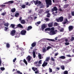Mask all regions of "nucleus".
<instances>
[{
  "mask_svg": "<svg viewBox=\"0 0 74 74\" xmlns=\"http://www.w3.org/2000/svg\"><path fill=\"white\" fill-rule=\"evenodd\" d=\"M46 3V6L47 8H48L49 7V5H52V1L51 0H45Z\"/></svg>",
  "mask_w": 74,
  "mask_h": 74,
  "instance_id": "f257e3e1",
  "label": "nucleus"
},
{
  "mask_svg": "<svg viewBox=\"0 0 74 74\" xmlns=\"http://www.w3.org/2000/svg\"><path fill=\"white\" fill-rule=\"evenodd\" d=\"M49 34L51 35H54L56 34V33H55V28H54V27H53L51 28V30Z\"/></svg>",
  "mask_w": 74,
  "mask_h": 74,
  "instance_id": "f03ea898",
  "label": "nucleus"
},
{
  "mask_svg": "<svg viewBox=\"0 0 74 74\" xmlns=\"http://www.w3.org/2000/svg\"><path fill=\"white\" fill-rule=\"evenodd\" d=\"M63 17H60L58 18H56V20L57 22H62L63 21Z\"/></svg>",
  "mask_w": 74,
  "mask_h": 74,
  "instance_id": "7ed1b4c3",
  "label": "nucleus"
},
{
  "mask_svg": "<svg viewBox=\"0 0 74 74\" xmlns=\"http://www.w3.org/2000/svg\"><path fill=\"white\" fill-rule=\"evenodd\" d=\"M45 28H46V24H44L41 25V29L42 31H44V30Z\"/></svg>",
  "mask_w": 74,
  "mask_h": 74,
  "instance_id": "20e7f679",
  "label": "nucleus"
},
{
  "mask_svg": "<svg viewBox=\"0 0 74 74\" xmlns=\"http://www.w3.org/2000/svg\"><path fill=\"white\" fill-rule=\"evenodd\" d=\"M26 33V31L25 30H22L21 32V34L22 35H25Z\"/></svg>",
  "mask_w": 74,
  "mask_h": 74,
  "instance_id": "39448f33",
  "label": "nucleus"
},
{
  "mask_svg": "<svg viewBox=\"0 0 74 74\" xmlns=\"http://www.w3.org/2000/svg\"><path fill=\"white\" fill-rule=\"evenodd\" d=\"M58 11V8L56 6L54 7L53 8L51 9L52 12H53L54 11Z\"/></svg>",
  "mask_w": 74,
  "mask_h": 74,
  "instance_id": "423d86ee",
  "label": "nucleus"
},
{
  "mask_svg": "<svg viewBox=\"0 0 74 74\" xmlns=\"http://www.w3.org/2000/svg\"><path fill=\"white\" fill-rule=\"evenodd\" d=\"M68 29L69 32L73 30V27L72 25H70L68 27Z\"/></svg>",
  "mask_w": 74,
  "mask_h": 74,
  "instance_id": "0eeeda50",
  "label": "nucleus"
},
{
  "mask_svg": "<svg viewBox=\"0 0 74 74\" xmlns=\"http://www.w3.org/2000/svg\"><path fill=\"white\" fill-rule=\"evenodd\" d=\"M15 30H13L11 31V32L10 33V34H11V35L12 36H14V35H15Z\"/></svg>",
  "mask_w": 74,
  "mask_h": 74,
  "instance_id": "6e6552de",
  "label": "nucleus"
},
{
  "mask_svg": "<svg viewBox=\"0 0 74 74\" xmlns=\"http://www.w3.org/2000/svg\"><path fill=\"white\" fill-rule=\"evenodd\" d=\"M48 62H47L45 61H44L43 64L42 65V67H45V66H46Z\"/></svg>",
  "mask_w": 74,
  "mask_h": 74,
  "instance_id": "1a4fd4ad",
  "label": "nucleus"
},
{
  "mask_svg": "<svg viewBox=\"0 0 74 74\" xmlns=\"http://www.w3.org/2000/svg\"><path fill=\"white\" fill-rule=\"evenodd\" d=\"M53 22H51V23H50L48 24V26L49 27H51L53 26Z\"/></svg>",
  "mask_w": 74,
  "mask_h": 74,
  "instance_id": "9d476101",
  "label": "nucleus"
},
{
  "mask_svg": "<svg viewBox=\"0 0 74 74\" xmlns=\"http://www.w3.org/2000/svg\"><path fill=\"white\" fill-rule=\"evenodd\" d=\"M26 59L27 60L28 62H30L31 60V57H30V56H28L27 57Z\"/></svg>",
  "mask_w": 74,
  "mask_h": 74,
  "instance_id": "9b49d317",
  "label": "nucleus"
},
{
  "mask_svg": "<svg viewBox=\"0 0 74 74\" xmlns=\"http://www.w3.org/2000/svg\"><path fill=\"white\" fill-rule=\"evenodd\" d=\"M31 46L32 47H34L36 46V42H33L31 45Z\"/></svg>",
  "mask_w": 74,
  "mask_h": 74,
  "instance_id": "f8f14e48",
  "label": "nucleus"
},
{
  "mask_svg": "<svg viewBox=\"0 0 74 74\" xmlns=\"http://www.w3.org/2000/svg\"><path fill=\"white\" fill-rule=\"evenodd\" d=\"M32 29V26H29L27 29H26V30L29 31V30H31Z\"/></svg>",
  "mask_w": 74,
  "mask_h": 74,
  "instance_id": "ddd939ff",
  "label": "nucleus"
},
{
  "mask_svg": "<svg viewBox=\"0 0 74 74\" xmlns=\"http://www.w3.org/2000/svg\"><path fill=\"white\" fill-rule=\"evenodd\" d=\"M59 59H66V57L64 56H62L59 57Z\"/></svg>",
  "mask_w": 74,
  "mask_h": 74,
  "instance_id": "4468645a",
  "label": "nucleus"
},
{
  "mask_svg": "<svg viewBox=\"0 0 74 74\" xmlns=\"http://www.w3.org/2000/svg\"><path fill=\"white\" fill-rule=\"evenodd\" d=\"M47 50L46 49V48H43L42 49V52L43 53H45V52H46Z\"/></svg>",
  "mask_w": 74,
  "mask_h": 74,
  "instance_id": "2eb2a0df",
  "label": "nucleus"
},
{
  "mask_svg": "<svg viewBox=\"0 0 74 74\" xmlns=\"http://www.w3.org/2000/svg\"><path fill=\"white\" fill-rule=\"evenodd\" d=\"M68 22V20H67V18H65V21L64 22H63V23L64 25L65 24H66Z\"/></svg>",
  "mask_w": 74,
  "mask_h": 74,
  "instance_id": "dca6fc26",
  "label": "nucleus"
},
{
  "mask_svg": "<svg viewBox=\"0 0 74 74\" xmlns=\"http://www.w3.org/2000/svg\"><path fill=\"white\" fill-rule=\"evenodd\" d=\"M16 11V9H15V8H13L11 10V12L13 13H14V12H15Z\"/></svg>",
  "mask_w": 74,
  "mask_h": 74,
  "instance_id": "f3484780",
  "label": "nucleus"
},
{
  "mask_svg": "<svg viewBox=\"0 0 74 74\" xmlns=\"http://www.w3.org/2000/svg\"><path fill=\"white\" fill-rule=\"evenodd\" d=\"M19 13L18 12L16 13L14 15L15 16V17H18V16H19Z\"/></svg>",
  "mask_w": 74,
  "mask_h": 74,
  "instance_id": "a211bd4d",
  "label": "nucleus"
},
{
  "mask_svg": "<svg viewBox=\"0 0 74 74\" xmlns=\"http://www.w3.org/2000/svg\"><path fill=\"white\" fill-rule=\"evenodd\" d=\"M25 21L24 20H22L21 21V24H25Z\"/></svg>",
  "mask_w": 74,
  "mask_h": 74,
  "instance_id": "6ab92c4d",
  "label": "nucleus"
},
{
  "mask_svg": "<svg viewBox=\"0 0 74 74\" xmlns=\"http://www.w3.org/2000/svg\"><path fill=\"white\" fill-rule=\"evenodd\" d=\"M17 27H19L20 28H23V26L20 24H19L17 25Z\"/></svg>",
  "mask_w": 74,
  "mask_h": 74,
  "instance_id": "aec40b11",
  "label": "nucleus"
},
{
  "mask_svg": "<svg viewBox=\"0 0 74 74\" xmlns=\"http://www.w3.org/2000/svg\"><path fill=\"white\" fill-rule=\"evenodd\" d=\"M33 56L34 58H36V52L34 51H33Z\"/></svg>",
  "mask_w": 74,
  "mask_h": 74,
  "instance_id": "412c9836",
  "label": "nucleus"
},
{
  "mask_svg": "<svg viewBox=\"0 0 74 74\" xmlns=\"http://www.w3.org/2000/svg\"><path fill=\"white\" fill-rule=\"evenodd\" d=\"M61 68L63 70H64V69H65V68H64V65H62L61 66Z\"/></svg>",
  "mask_w": 74,
  "mask_h": 74,
  "instance_id": "4be33fe9",
  "label": "nucleus"
},
{
  "mask_svg": "<svg viewBox=\"0 0 74 74\" xmlns=\"http://www.w3.org/2000/svg\"><path fill=\"white\" fill-rule=\"evenodd\" d=\"M40 23H41V21H39V22H37L36 23L35 25H37V26H38V25H40Z\"/></svg>",
  "mask_w": 74,
  "mask_h": 74,
  "instance_id": "5701e85b",
  "label": "nucleus"
},
{
  "mask_svg": "<svg viewBox=\"0 0 74 74\" xmlns=\"http://www.w3.org/2000/svg\"><path fill=\"white\" fill-rule=\"evenodd\" d=\"M51 30V29L50 28H48L45 29V31H50Z\"/></svg>",
  "mask_w": 74,
  "mask_h": 74,
  "instance_id": "b1692460",
  "label": "nucleus"
},
{
  "mask_svg": "<svg viewBox=\"0 0 74 74\" xmlns=\"http://www.w3.org/2000/svg\"><path fill=\"white\" fill-rule=\"evenodd\" d=\"M58 26V23L56 22L53 25V26Z\"/></svg>",
  "mask_w": 74,
  "mask_h": 74,
  "instance_id": "393cba45",
  "label": "nucleus"
},
{
  "mask_svg": "<svg viewBox=\"0 0 74 74\" xmlns=\"http://www.w3.org/2000/svg\"><path fill=\"white\" fill-rule=\"evenodd\" d=\"M4 26H6V27H8V26H9V23H5L4 24Z\"/></svg>",
  "mask_w": 74,
  "mask_h": 74,
  "instance_id": "a878e982",
  "label": "nucleus"
},
{
  "mask_svg": "<svg viewBox=\"0 0 74 74\" xmlns=\"http://www.w3.org/2000/svg\"><path fill=\"white\" fill-rule=\"evenodd\" d=\"M50 58L49 57H47L45 60L46 62H48V61H49V60Z\"/></svg>",
  "mask_w": 74,
  "mask_h": 74,
  "instance_id": "bb28decb",
  "label": "nucleus"
},
{
  "mask_svg": "<svg viewBox=\"0 0 74 74\" xmlns=\"http://www.w3.org/2000/svg\"><path fill=\"white\" fill-rule=\"evenodd\" d=\"M6 47L8 48H9L10 47V45L9 43H8L6 44Z\"/></svg>",
  "mask_w": 74,
  "mask_h": 74,
  "instance_id": "cd10ccee",
  "label": "nucleus"
},
{
  "mask_svg": "<svg viewBox=\"0 0 74 74\" xmlns=\"http://www.w3.org/2000/svg\"><path fill=\"white\" fill-rule=\"evenodd\" d=\"M10 27H12V28H13L15 27V25L13 24H11L10 25Z\"/></svg>",
  "mask_w": 74,
  "mask_h": 74,
  "instance_id": "c85d7f7f",
  "label": "nucleus"
},
{
  "mask_svg": "<svg viewBox=\"0 0 74 74\" xmlns=\"http://www.w3.org/2000/svg\"><path fill=\"white\" fill-rule=\"evenodd\" d=\"M50 48H52V47L50 46H48L47 47L46 50L47 51H49V49Z\"/></svg>",
  "mask_w": 74,
  "mask_h": 74,
  "instance_id": "c756f323",
  "label": "nucleus"
},
{
  "mask_svg": "<svg viewBox=\"0 0 74 74\" xmlns=\"http://www.w3.org/2000/svg\"><path fill=\"white\" fill-rule=\"evenodd\" d=\"M21 7L22 8H26V5H22Z\"/></svg>",
  "mask_w": 74,
  "mask_h": 74,
  "instance_id": "7c9ffc66",
  "label": "nucleus"
},
{
  "mask_svg": "<svg viewBox=\"0 0 74 74\" xmlns=\"http://www.w3.org/2000/svg\"><path fill=\"white\" fill-rule=\"evenodd\" d=\"M23 62H24V63H25V64H26V65H27V61H26V60L25 59H24Z\"/></svg>",
  "mask_w": 74,
  "mask_h": 74,
  "instance_id": "2f4dec72",
  "label": "nucleus"
},
{
  "mask_svg": "<svg viewBox=\"0 0 74 74\" xmlns=\"http://www.w3.org/2000/svg\"><path fill=\"white\" fill-rule=\"evenodd\" d=\"M50 15H51L50 13H47V18H50Z\"/></svg>",
  "mask_w": 74,
  "mask_h": 74,
  "instance_id": "473e14b6",
  "label": "nucleus"
},
{
  "mask_svg": "<svg viewBox=\"0 0 74 74\" xmlns=\"http://www.w3.org/2000/svg\"><path fill=\"white\" fill-rule=\"evenodd\" d=\"M47 40H48L49 41H55V40L52 39H47Z\"/></svg>",
  "mask_w": 74,
  "mask_h": 74,
  "instance_id": "72a5a7b5",
  "label": "nucleus"
},
{
  "mask_svg": "<svg viewBox=\"0 0 74 74\" xmlns=\"http://www.w3.org/2000/svg\"><path fill=\"white\" fill-rule=\"evenodd\" d=\"M38 56L39 57V59H41V54H39L38 55Z\"/></svg>",
  "mask_w": 74,
  "mask_h": 74,
  "instance_id": "f704fd0d",
  "label": "nucleus"
},
{
  "mask_svg": "<svg viewBox=\"0 0 74 74\" xmlns=\"http://www.w3.org/2000/svg\"><path fill=\"white\" fill-rule=\"evenodd\" d=\"M60 32H63V31H64V28H62L60 30Z\"/></svg>",
  "mask_w": 74,
  "mask_h": 74,
  "instance_id": "c9c22d12",
  "label": "nucleus"
},
{
  "mask_svg": "<svg viewBox=\"0 0 74 74\" xmlns=\"http://www.w3.org/2000/svg\"><path fill=\"white\" fill-rule=\"evenodd\" d=\"M52 72V69L51 68H49V73Z\"/></svg>",
  "mask_w": 74,
  "mask_h": 74,
  "instance_id": "e433bc0d",
  "label": "nucleus"
},
{
  "mask_svg": "<svg viewBox=\"0 0 74 74\" xmlns=\"http://www.w3.org/2000/svg\"><path fill=\"white\" fill-rule=\"evenodd\" d=\"M64 74H68V71H64Z\"/></svg>",
  "mask_w": 74,
  "mask_h": 74,
  "instance_id": "4c0bfd02",
  "label": "nucleus"
},
{
  "mask_svg": "<svg viewBox=\"0 0 74 74\" xmlns=\"http://www.w3.org/2000/svg\"><path fill=\"white\" fill-rule=\"evenodd\" d=\"M14 1H8V3H10V4L14 3Z\"/></svg>",
  "mask_w": 74,
  "mask_h": 74,
  "instance_id": "58836bf2",
  "label": "nucleus"
},
{
  "mask_svg": "<svg viewBox=\"0 0 74 74\" xmlns=\"http://www.w3.org/2000/svg\"><path fill=\"white\" fill-rule=\"evenodd\" d=\"M38 64H42V60H39L38 62Z\"/></svg>",
  "mask_w": 74,
  "mask_h": 74,
  "instance_id": "ea45409f",
  "label": "nucleus"
},
{
  "mask_svg": "<svg viewBox=\"0 0 74 74\" xmlns=\"http://www.w3.org/2000/svg\"><path fill=\"white\" fill-rule=\"evenodd\" d=\"M74 40V37H72L71 39V41H73Z\"/></svg>",
  "mask_w": 74,
  "mask_h": 74,
  "instance_id": "a19ab883",
  "label": "nucleus"
},
{
  "mask_svg": "<svg viewBox=\"0 0 74 74\" xmlns=\"http://www.w3.org/2000/svg\"><path fill=\"white\" fill-rule=\"evenodd\" d=\"M69 4H67V5H64V7H65V8H67V7H68V6H69Z\"/></svg>",
  "mask_w": 74,
  "mask_h": 74,
  "instance_id": "79ce46f5",
  "label": "nucleus"
},
{
  "mask_svg": "<svg viewBox=\"0 0 74 74\" xmlns=\"http://www.w3.org/2000/svg\"><path fill=\"white\" fill-rule=\"evenodd\" d=\"M1 70L2 71H3V70H5V68H4V67H1Z\"/></svg>",
  "mask_w": 74,
  "mask_h": 74,
  "instance_id": "37998d69",
  "label": "nucleus"
},
{
  "mask_svg": "<svg viewBox=\"0 0 74 74\" xmlns=\"http://www.w3.org/2000/svg\"><path fill=\"white\" fill-rule=\"evenodd\" d=\"M38 4V0H37L36 1V2L35 3V5H37Z\"/></svg>",
  "mask_w": 74,
  "mask_h": 74,
  "instance_id": "c03bdc74",
  "label": "nucleus"
},
{
  "mask_svg": "<svg viewBox=\"0 0 74 74\" xmlns=\"http://www.w3.org/2000/svg\"><path fill=\"white\" fill-rule=\"evenodd\" d=\"M4 27L5 29V31H7L8 29V27Z\"/></svg>",
  "mask_w": 74,
  "mask_h": 74,
  "instance_id": "a18cd8bd",
  "label": "nucleus"
},
{
  "mask_svg": "<svg viewBox=\"0 0 74 74\" xmlns=\"http://www.w3.org/2000/svg\"><path fill=\"white\" fill-rule=\"evenodd\" d=\"M16 60V58H15L13 60V62H15Z\"/></svg>",
  "mask_w": 74,
  "mask_h": 74,
  "instance_id": "49530a36",
  "label": "nucleus"
},
{
  "mask_svg": "<svg viewBox=\"0 0 74 74\" xmlns=\"http://www.w3.org/2000/svg\"><path fill=\"white\" fill-rule=\"evenodd\" d=\"M38 61H36V62H34V64H38Z\"/></svg>",
  "mask_w": 74,
  "mask_h": 74,
  "instance_id": "de8ad7c7",
  "label": "nucleus"
},
{
  "mask_svg": "<svg viewBox=\"0 0 74 74\" xmlns=\"http://www.w3.org/2000/svg\"><path fill=\"white\" fill-rule=\"evenodd\" d=\"M71 14L72 16H74V12H72Z\"/></svg>",
  "mask_w": 74,
  "mask_h": 74,
  "instance_id": "09e8293b",
  "label": "nucleus"
},
{
  "mask_svg": "<svg viewBox=\"0 0 74 74\" xmlns=\"http://www.w3.org/2000/svg\"><path fill=\"white\" fill-rule=\"evenodd\" d=\"M6 14V13H3L1 14V15H3V16H4L5 14Z\"/></svg>",
  "mask_w": 74,
  "mask_h": 74,
  "instance_id": "8fccbe9b",
  "label": "nucleus"
},
{
  "mask_svg": "<svg viewBox=\"0 0 74 74\" xmlns=\"http://www.w3.org/2000/svg\"><path fill=\"white\" fill-rule=\"evenodd\" d=\"M65 45H69V42H66V43H65Z\"/></svg>",
  "mask_w": 74,
  "mask_h": 74,
  "instance_id": "3c124183",
  "label": "nucleus"
},
{
  "mask_svg": "<svg viewBox=\"0 0 74 74\" xmlns=\"http://www.w3.org/2000/svg\"><path fill=\"white\" fill-rule=\"evenodd\" d=\"M45 21H49V18H46L45 19Z\"/></svg>",
  "mask_w": 74,
  "mask_h": 74,
  "instance_id": "603ef678",
  "label": "nucleus"
},
{
  "mask_svg": "<svg viewBox=\"0 0 74 74\" xmlns=\"http://www.w3.org/2000/svg\"><path fill=\"white\" fill-rule=\"evenodd\" d=\"M65 41H66V42H69V40H68V39H67L65 40Z\"/></svg>",
  "mask_w": 74,
  "mask_h": 74,
  "instance_id": "864d4df0",
  "label": "nucleus"
},
{
  "mask_svg": "<svg viewBox=\"0 0 74 74\" xmlns=\"http://www.w3.org/2000/svg\"><path fill=\"white\" fill-rule=\"evenodd\" d=\"M49 12V11L48 10V11H46L45 13L46 14H48L49 13H48Z\"/></svg>",
  "mask_w": 74,
  "mask_h": 74,
  "instance_id": "5fc2aeb1",
  "label": "nucleus"
},
{
  "mask_svg": "<svg viewBox=\"0 0 74 74\" xmlns=\"http://www.w3.org/2000/svg\"><path fill=\"white\" fill-rule=\"evenodd\" d=\"M51 60H52V61H55V59H54L53 58H51Z\"/></svg>",
  "mask_w": 74,
  "mask_h": 74,
  "instance_id": "6e6d98bb",
  "label": "nucleus"
},
{
  "mask_svg": "<svg viewBox=\"0 0 74 74\" xmlns=\"http://www.w3.org/2000/svg\"><path fill=\"white\" fill-rule=\"evenodd\" d=\"M38 3L39 4H41V2L40 1H38Z\"/></svg>",
  "mask_w": 74,
  "mask_h": 74,
  "instance_id": "4d7b16f0",
  "label": "nucleus"
},
{
  "mask_svg": "<svg viewBox=\"0 0 74 74\" xmlns=\"http://www.w3.org/2000/svg\"><path fill=\"white\" fill-rule=\"evenodd\" d=\"M35 74H37V73H39V72L38 71H36L35 72Z\"/></svg>",
  "mask_w": 74,
  "mask_h": 74,
  "instance_id": "13d9d810",
  "label": "nucleus"
},
{
  "mask_svg": "<svg viewBox=\"0 0 74 74\" xmlns=\"http://www.w3.org/2000/svg\"><path fill=\"white\" fill-rule=\"evenodd\" d=\"M71 16L69 15L68 17V19H70L71 18Z\"/></svg>",
  "mask_w": 74,
  "mask_h": 74,
  "instance_id": "bf43d9fd",
  "label": "nucleus"
},
{
  "mask_svg": "<svg viewBox=\"0 0 74 74\" xmlns=\"http://www.w3.org/2000/svg\"><path fill=\"white\" fill-rule=\"evenodd\" d=\"M22 17H20L19 18V20L20 21H22Z\"/></svg>",
  "mask_w": 74,
  "mask_h": 74,
  "instance_id": "052dcab7",
  "label": "nucleus"
},
{
  "mask_svg": "<svg viewBox=\"0 0 74 74\" xmlns=\"http://www.w3.org/2000/svg\"><path fill=\"white\" fill-rule=\"evenodd\" d=\"M59 11H63V10H62V9H61L60 8H59Z\"/></svg>",
  "mask_w": 74,
  "mask_h": 74,
  "instance_id": "680f3d73",
  "label": "nucleus"
},
{
  "mask_svg": "<svg viewBox=\"0 0 74 74\" xmlns=\"http://www.w3.org/2000/svg\"><path fill=\"white\" fill-rule=\"evenodd\" d=\"M56 69H57V70H60V68L58 67H57L56 68Z\"/></svg>",
  "mask_w": 74,
  "mask_h": 74,
  "instance_id": "e2e57ef3",
  "label": "nucleus"
},
{
  "mask_svg": "<svg viewBox=\"0 0 74 74\" xmlns=\"http://www.w3.org/2000/svg\"><path fill=\"white\" fill-rule=\"evenodd\" d=\"M29 4V2H27L26 3V5H28Z\"/></svg>",
  "mask_w": 74,
  "mask_h": 74,
  "instance_id": "0e129e2a",
  "label": "nucleus"
},
{
  "mask_svg": "<svg viewBox=\"0 0 74 74\" xmlns=\"http://www.w3.org/2000/svg\"><path fill=\"white\" fill-rule=\"evenodd\" d=\"M1 6L2 7H5V5H1Z\"/></svg>",
  "mask_w": 74,
  "mask_h": 74,
  "instance_id": "69168bd1",
  "label": "nucleus"
},
{
  "mask_svg": "<svg viewBox=\"0 0 74 74\" xmlns=\"http://www.w3.org/2000/svg\"><path fill=\"white\" fill-rule=\"evenodd\" d=\"M32 69L33 70H34V71H35V70H34L35 69V68H34V67H33L32 68Z\"/></svg>",
  "mask_w": 74,
  "mask_h": 74,
  "instance_id": "338daca9",
  "label": "nucleus"
},
{
  "mask_svg": "<svg viewBox=\"0 0 74 74\" xmlns=\"http://www.w3.org/2000/svg\"><path fill=\"white\" fill-rule=\"evenodd\" d=\"M32 12V10H29L28 12V13H31Z\"/></svg>",
  "mask_w": 74,
  "mask_h": 74,
  "instance_id": "774afa93",
  "label": "nucleus"
}]
</instances>
